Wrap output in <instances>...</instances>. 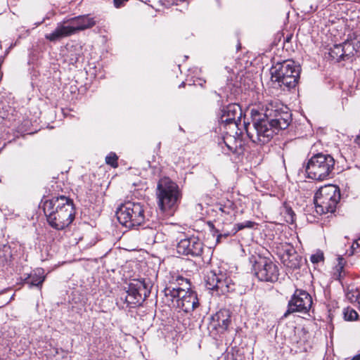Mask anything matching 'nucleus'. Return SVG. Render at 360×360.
I'll use <instances>...</instances> for the list:
<instances>
[{
  "label": "nucleus",
  "mask_w": 360,
  "mask_h": 360,
  "mask_svg": "<svg viewBox=\"0 0 360 360\" xmlns=\"http://www.w3.org/2000/svg\"><path fill=\"white\" fill-rule=\"evenodd\" d=\"M95 25L96 20L89 15H78L58 23L56 29L51 33L46 34L45 38L50 41H59L79 31L91 28Z\"/></svg>",
  "instance_id": "nucleus-6"
},
{
  "label": "nucleus",
  "mask_w": 360,
  "mask_h": 360,
  "mask_svg": "<svg viewBox=\"0 0 360 360\" xmlns=\"http://www.w3.org/2000/svg\"><path fill=\"white\" fill-rule=\"evenodd\" d=\"M292 37V34H290V35L287 36V37H285V42H288V41H290V40L291 39Z\"/></svg>",
  "instance_id": "nucleus-33"
},
{
  "label": "nucleus",
  "mask_w": 360,
  "mask_h": 360,
  "mask_svg": "<svg viewBox=\"0 0 360 360\" xmlns=\"http://www.w3.org/2000/svg\"><path fill=\"white\" fill-rule=\"evenodd\" d=\"M255 223L252 221H245L244 222L238 223L235 224L233 229V234H236L238 231L245 229V228H252Z\"/></svg>",
  "instance_id": "nucleus-25"
},
{
  "label": "nucleus",
  "mask_w": 360,
  "mask_h": 360,
  "mask_svg": "<svg viewBox=\"0 0 360 360\" xmlns=\"http://www.w3.org/2000/svg\"><path fill=\"white\" fill-rule=\"evenodd\" d=\"M324 256L323 252H318L316 254H314L311 256L310 260L314 264H318L319 262L323 261Z\"/></svg>",
  "instance_id": "nucleus-28"
},
{
  "label": "nucleus",
  "mask_w": 360,
  "mask_h": 360,
  "mask_svg": "<svg viewBox=\"0 0 360 360\" xmlns=\"http://www.w3.org/2000/svg\"><path fill=\"white\" fill-rule=\"evenodd\" d=\"M208 226H209L210 230L213 232V235L214 236L217 234V243H219L221 238H226L229 236L233 235V231L231 232H227V233H219V231L215 229L213 223L211 221L208 222Z\"/></svg>",
  "instance_id": "nucleus-23"
},
{
  "label": "nucleus",
  "mask_w": 360,
  "mask_h": 360,
  "mask_svg": "<svg viewBox=\"0 0 360 360\" xmlns=\"http://www.w3.org/2000/svg\"><path fill=\"white\" fill-rule=\"evenodd\" d=\"M282 263L287 267L292 269H299L300 266L301 257L297 255H290L287 256H281Z\"/></svg>",
  "instance_id": "nucleus-18"
},
{
  "label": "nucleus",
  "mask_w": 360,
  "mask_h": 360,
  "mask_svg": "<svg viewBox=\"0 0 360 360\" xmlns=\"http://www.w3.org/2000/svg\"><path fill=\"white\" fill-rule=\"evenodd\" d=\"M129 0H114V6L120 8L124 5Z\"/></svg>",
  "instance_id": "nucleus-30"
},
{
  "label": "nucleus",
  "mask_w": 360,
  "mask_h": 360,
  "mask_svg": "<svg viewBox=\"0 0 360 360\" xmlns=\"http://www.w3.org/2000/svg\"><path fill=\"white\" fill-rule=\"evenodd\" d=\"M43 210L49 224L57 230L68 227L75 219L72 200L64 195L46 200Z\"/></svg>",
  "instance_id": "nucleus-2"
},
{
  "label": "nucleus",
  "mask_w": 360,
  "mask_h": 360,
  "mask_svg": "<svg viewBox=\"0 0 360 360\" xmlns=\"http://www.w3.org/2000/svg\"><path fill=\"white\" fill-rule=\"evenodd\" d=\"M351 360H360V354L354 356Z\"/></svg>",
  "instance_id": "nucleus-34"
},
{
  "label": "nucleus",
  "mask_w": 360,
  "mask_h": 360,
  "mask_svg": "<svg viewBox=\"0 0 360 360\" xmlns=\"http://www.w3.org/2000/svg\"><path fill=\"white\" fill-rule=\"evenodd\" d=\"M344 318L349 321H356L359 318V314L352 308L347 307L344 311Z\"/></svg>",
  "instance_id": "nucleus-24"
},
{
  "label": "nucleus",
  "mask_w": 360,
  "mask_h": 360,
  "mask_svg": "<svg viewBox=\"0 0 360 360\" xmlns=\"http://www.w3.org/2000/svg\"><path fill=\"white\" fill-rule=\"evenodd\" d=\"M162 302L168 306L173 304L186 313L193 311L199 306L197 293L192 289L167 286L164 290Z\"/></svg>",
  "instance_id": "nucleus-4"
},
{
  "label": "nucleus",
  "mask_w": 360,
  "mask_h": 360,
  "mask_svg": "<svg viewBox=\"0 0 360 360\" xmlns=\"http://www.w3.org/2000/svg\"><path fill=\"white\" fill-rule=\"evenodd\" d=\"M249 261L252 264V271L259 281L275 283L278 280V267L270 258L252 255Z\"/></svg>",
  "instance_id": "nucleus-11"
},
{
  "label": "nucleus",
  "mask_w": 360,
  "mask_h": 360,
  "mask_svg": "<svg viewBox=\"0 0 360 360\" xmlns=\"http://www.w3.org/2000/svg\"><path fill=\"white\" fill-rule=\"evenodd\" d=\"M184 83L183 82V83H181V84L180 85V86H184Z\"/></svg>",
  "instance_id": "nucleus-37"
},
{
  "label": "nucleus",
  "mask_w": 360,
  "mask_h": 360,
  "mask_svg": "<svg viewBox=\"0 0 360 360\" xmlns=\"http://www.w3.org/2000/svg\"><path fill=\"white\" fill-rule=\"evenodd\" d=\"M359 303H360V301H359Z\"/></svg>",
  "instance_id": "nucleus-39"
},
{
  "label": "nucleus",
  "mask_w": 360,
  "mask_h": 360,
  "mask_svg": "<svg viewBox=\"0 0 360 360\" xmlns=\"http://www.w3.org/2000/svg\"><path fill=\"white\" fill-rule=\"evenodd\" d=\"M340 200V188L333 184L321 186L315 193L316 211L320 214L334 213Z\"/></svg>",
  "instance_id": "nucleus-8"
},
{
  "label": "nucleus",
  "mask_w": 360,
  "mask_h": 360,
  "mask_svg": "<svg viewBox=\"0 0 360 360\" xmlns=\"http://www.w3.org/2000/svg\"><path fill=\"white\" fill-rule=\"evenodd\" d=\"M329 56L331 60L336 62L344 60L342 44H335L329 51Z\"/></svg>",
  "instance_id": "nucleus-20"
},
{
  "label": "nucleus",
  "mask_w": 360,
  "mask_h": 360,
  "mask_svg": "<svg viewBox=\"0 0 360 360\" xmlns=\"http://www.w3.org/2000/svg\"><path fill=\"white\" fill-rule=\"evenodd\" d=\"M344 61L352 60L357 52V49L354 46V40H346L342 43Z\"/></svg>",
  "instance_id": "nucleus-19"
},
{
  "label": "nucleus",
  "mask_w": 360,
  "mask_h": 360,
  "mask_svg": "<svg viewBox=\"0 0 360 360\" xmlns=\"http://www.w3.org/2000/svg\"><path fill=\"white\" fill-rule=\"evenodd\" d=\"M345 260L344 258L341 256H339L338 257V264L335 266V271L333 274V277L335 279L341 281V278L342 277V273L343 271L344 267H345Z\"/></svg>",
  "instance_id": "nucleus-21"
},
{
  "label": "nucleus",
  "mask_w": 360,
  "mask_h": 360,
  "mask_svg": "<svg viewBox=\"0 0 360 360\" xmlns=\"http://www.w3.org/2000/svg\"><path fill=\"white\" fill-rule=\"evenodd\" d=\"M250 114L253 124L245 125V131L251 141L259 146L269 143L276 130L287 129L292 122L289 108L277 100L268 102L264 113L253 108Z\"/></svg>",
  "instance_id": "nucleus-1"
},
{
  "label": "nucleus",
  "mask_w": 360,
  "mask_h": 360,
  "mask_svg": "<svg viewBox=\"0 0 360 360\" xmlns=\"http://www.w3.org/2000/svg\"><path fill=\"white\" fill-rule=\"evenodd\" d=\"M105 162L108 165L112 166V153H110L105 158Z\"/></svg>",
  "instance_id": "nucleus-31"
},
{
  "label": "nucleus",
  "mask_w": 360,
  "mask_h": 360,
  "mask_svg": "<svg viewBox=\"0 0 360 360\" xmlns=\"http://www.w3.org/2000/svg\"><path fill=\"white\" fill-rule=\"evenodd\" d=\"M295 255L296 251L294 249L293 246L288 243H285L284 245H282L280 252V257L281 256H288L290 255Z\"/></svg>",
  "instance_id": "nucleus-26"
},
{
  "label": "nucleus",
  "mask_w": 360,
  "mask_h": 360,
  "mask_svg": "<svg viewBox=\"0 0 360 360\" xmlns=\"http://www.w3.org/2000/svg\"><path fill=\"white\" fill-rule=\"evenodd\" d=\"M44 280L45 276L44 275L43 271L41 269H37L30 274H27L22 279V282L23 283L28 284L29 288H32V286L41 288Z\"/></svg>",
  "instance_id": "nucleus-17"
},
{
  "label": "nucleus",
  "mask_w": 360,
  "mask_h": 360,
  "mask_svg": "<svg viewBox=\"0 0 360 360\" xmlns=\"http://www.w3.org/2000/svg\"><path fill=\"white\" fill-rule=\"evenodd\" d=\"M281 213L287 223L292 224L295 221V214L290 207L285 205Z\"/></svg>",
  "instance_id": "nucleus-22"
},
{
  "label": "nucleus",
  "mask_w": 360,
  "mask_h": 360,
  "mask_svg": "<svg viewBox=\"0 0 360 360\" xmlns=\"http://www.w3.org/2000/svg\"><path fill=\"white\" fill-rule=\"evenodd\" d=\"M312 305V298L305 290L297 289L288 304V309L283 317L286 318L294 312L307 314Z\"/></svg>",
  "instance_id": "nucleus-13"
},
{
  "label": "nucleus",
  "mask_w": 360,
  "mask_h": 360,
  "mask_svg": "<svg viewBox=\"0 0 360 360\" xmlns=\"http://www.w3.org/2000/svg\"><path fill=\"white\" fill-rule=\"evenodd\" d=\"M117 160H118V157L117 156V155L115 153H114V169H115L118 166Z\"/></svg>",
  "instance_id": "nucleus-32"
},
{
  "label": "nucleus",
  "mask_w": 360,
  "mask_h": 360,
  "mask_svg": "<svg viewBox=\"0 0 360 360\" xmlns=\"http://www.w3.org/2000/svg\"><path fill=\"white\" fill-rule=\"evenodd\" d=\"M158 205L164 212L175 211L182 198V193L177 184L169 177L161 178L157 185Z\"/></svg>",
  "instance_id": "nucleus-5"
},
{
  "label": "nucleus",
  "mask_w": 360,
  "mask_h": 360,
  "mask_svg": "<svg viewBox=\"0 0 360 360\" xmlns=\"http://www.w3.org/2000/svg\"><path fill=\"white\" fill-rule=\"evenodd\" d=\"M231 320V312L228 309H221L212 316L208 329L211 333L220 334L227 330Z\"/></svg>",
  "instance_id": "nucleus-15"
},
{
  "label": "nucleus",
  "mask_w": 360,
  "mask_h": 360,
  "mask_svg": "<svg viewBox=\"0 0 360 360\" xmlns=\"http://www.w3.org/2000/svg\"><path fill=\"white\" fill-rule=\"evenodd\" d=\"M242 115V110L239 105L229 104L221 110L220 122L224 126L233 124L238 127L240 123Z\"/></svg>",
  "instance_id": "nucleus-16"
},
{
  "label": "nucleus",
  "mask_w": 360,
  "mask_h": 360,
  "mask_svg": "<svg viewBox=\"0 0 360 360\" xmlns=\"http://www.w3.org/2000/svg\"><path fill=\"white\" fill-rule=\"evenodd\" d=\"M203 247L198 238L192 236L181 239L176 245V251L181 255L195 257L201 256Z\"/></svg>",
  "instance_id": "nucleus-14"
},
{
  "label": "nucleus",
  "mask_w": 360,
  "mask_h": 360,
  "mask_svg": "<svg viewBox=\"0 0 360 360\" xmlns=\"http://www.w3.org/2000/svg\"><path fill=\"white\" fill-rule=\"evenodd\" d=\"M205 281L206 287L217 295H225L235 290L236 284L231 278L219 269L208 271Z\"/></svg>",
  "instance_id": "nucleus-12"
},
{
  "label": "nucleus",
  "mask_w": 360,
  "mask_h": 360,
  "mask_svg": "<svg viewBox=\"0 0 360 360\" xmlns=\"http://www.w3.org/2000/svg\"><path fill=\"white\" fill-rule=\"evenodd\" d=\"M130 167H126L125 169H129Z\"/></svg>",
  "instance_id": "nucleus-38"
},
{
  "label": "nucleus",
  "mask_w": 360,
  "mask_h": 360,
  "mask_svg": "<svg viewBox=\"0 0 360 360\" xmlns=\"http://www.w3.org/2000/svg\"><path fill=\"white\" fill-rule=\"evenodd\" d=\"M226 145L227 146L228 148H229L230 150H232V148H231L229 145H227V144H226Z\"/></svg>",
  "instance_id": "nucleus-36"
},
{
  "label": "nucleus",
  "mask_w": 360,
  "mask_h": 360,
  "mask_svg": "<svg viewBox=\"0 0 360 360\" xmlns=\"http://www.w3.org/2000/svg\"><path fill=\"white\" fill-rule=\"evenodd\" d=\"M240 47H241V46H240V44L239 43V44H238V46H237V49H238H238H240Z\"/></svg>",
  "instance_id": "nucleus-35"
},
{
  "label": "nucleus",
  "mask_w": 360,
  "mask_h": 360,
  "mask_svg": "<svg viewBox=\"0 0 360 360\" xmlns=\"http://www.w3.org/2000/svg\"><path fill=\"white\" fill-rule=\"evenodd\" d=\"M79 59V55L78 54H71L70 58L69 59V63L72 65H75Z\"/></svg>",
  "instance_id": "nucleus-29"
},
{
  "label": "nucleus",
  "mask_w": 360,
  "mask_h": 360,
  "mask_svg": "<svg viewBox=\"0 0 360 360\" xmlns=\"http://www.w3.org/2000/svg\"><path fill=\"white\" fill-rule=\"evenodd\" d=\"M175 281L177 283V285L176 287H181L185 288L186 290L191 289L189 281L187 278H184L183 276H177L175 278Z\"/></svg>",
  "instance_id": "nucleus-27"
},
{
  "label": "nucleus",
  "mask_w": 360,
  "mask_h": 360,
  "mask_svg": "<svg viewBox=\"0 0 360 360\" xmlns=\"http://www.w3.org/2000/svg\"><path fill=\"white\" fill-rule=\"evenodd\" d=\"M334 165L335 160L330 155L317 153L308 160L305 172L308 178L323 181L329 177L334 169Z\"/></svg>",
  "instance_id": "nucleus-9"
},
{
  "label": "nucleus",
  "mask_w": 360,
  "mask_h": 360,
  "mask_svg": "<svg viewBox=\"0 0 360 360\" xmlns=\"http://www.w3.org/2000/svg\"><path fill=\"white\" fill-rule=\"evenodd\" d=\"M300 69L292 60L277 63L271 68V80L283 90L295 88L298 83Z\"/></svg>",
  "instance_id": "nucleus-7"
},
{
  "label": "nucleus",
  "mask_w": 360,
  "mask_h": 360,
  "mask_svg": "<svg viewBox=\"0 0 360 360\" xmlns=\"http://www.w3.org/2000/svg\"><path fill=\"white\" fill-rule=\"evenodd\" d=\"M115 214L119 223L129 229L141 226L146 220L143 205L140 202H126L117 208Z\"/></svg>",
  "instance_id": "nucleus-10"
},
{
  "label": "nucleus",
  "mask_w": 360,
  "mask_h": 360,
  "mask_svg": "<svg viewBox=\"0 0 360 360\" xmlns=\"http://www.w3.org/2000/svg\"><path fill=\"white\" fill-rule=\"evenodd\" d=\"M150 293V286L144 280H133L116 290V304L120 308H135L145 301Z\"/></svg>",
  "instance_id": "nucleus-3"
}]
</instances>
